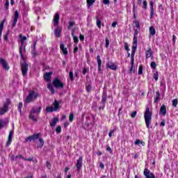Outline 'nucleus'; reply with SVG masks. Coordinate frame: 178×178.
Here are the masks:
<instances>
[{"label":"nucleus","instance_id":"23","mask_svg":"<svg viewBox=\"0 0 178 178\" xmlns=\"http://www.w3.org/2000/svg\"><path fill=\"white\" fill-rule=\"evenodd\" d=\"M3 24H5V19L0 23V42L1 41L2 31H3Z\"/></svg>","mask_w":178,"mask_h":178},{"label":"nucleus","instance_id":"55","mask_svg":"<svg viewBox=\"0 0 178 178\" xmlns=\"http://www.w3.org/2000/svg\"><path fill=\"white\" fill-rule=\"evenodd\" d=\"M134 23L136 24V27H137V29H140V22L135 21Z\"/></svg>","mask_w":178,"mask_h":178},{"label":"nucleus","instance_id":"16","mask_svg":"<svg viewBox=\"0 0 178 178\" xmlns=\"http://www.w3.org/2000/svg\"><path fill=\"white\" fill-rule=\"evenodd\" d=\"M59 19H60V17L59 16V13H56L53 19L54 26H58L59 24Z\"/></svg>","mask_w":178,"mask_h":178},{"label":"nucleus","instance_id":"7","mask_svg":"<svg viewBox=\"0 0 178 178\" xmlns=\"http://www.w3.org/2000/svg\"><path fill=\"white\" fill-rule=\"evenodd\" d=\"M41 109H42L41 106H34L31 108L30 113L34 114V115H38L39 113H41Z\"/></svg>","mask_w":178,"mask_h":178},{"label":"nucleus","instance_id":"59","mask_svg":"<svg viewBox=\"0 0 178 178\" xmlns=\"http://www.w3.org/2000/svg\"><path fill=\"white\" fill-rule=\"evenodd\" d=\"M77 51H79V47L74 44V54H76Z\"/></svg>","mask_w":178,"mask_h":178},{"label":"nucleus","instance_id":"31","mask_svg":"<svg viewBox=\"0 0 178 178\" xmlns=\"http://www.w3.org/2000/svg\"><path fill=\"white\" fill-rule=\"evenodd\" d=\"M53 105L54 106V111H58V109H59V103H58V101L55 100Z\"/></svg>","mask_w":178,"mask_h":178},{"label":"nucleus","instance_id":"61","mask_svg":"<svg viewBox=\"0 0 178 178\" xmlns=\"http://www.w3.org/2000/svg\"><path fill=\"white\" fill-rule=\"evenodd\" d=\"M139 144H141V140H140V139H137L135 141V145H138Z\"/></svg>","mask_w":178,"mask_h":178},{"label":"nucleus","instance_id":"48","mask_svg":"<svg viewBox=\"0 0 178 178\" xmlns=\"http://www.w3.org/2000/svg\"><path fill=\"white\" fill-rule=\"evenodd\" d=\"M61 51H63V55H67V48L65 47L64 49H62Z\"/></svg>","mask_w":178,"mask_h":178},{"label":"nucleus","instance_id":"11","mask_svg":"<svg viewBox=\"0 0 178 178\" xmlns=\"http://www.w3.org/2000/svg\"><path fill=\"white\" fill-rule=\"evenodd\" d=\"M76 170L80 172L81 168H83V156H80L76 161Z\"/></svg>","mask_w":178,"mask_h":178},{"label":"nucleus","instance_id":"9","mask_svg":"<svg viewBox=\"0 0 178 178\" xmlns=\"http://www.w3.org/2000/svg\"><path fill=\"white\" fill-rule=\"evenodd\" d=\"M107 99H108V92H106V90H103L102 101L100 102L101 105H104V106H105Z\"/></svg>","mask_w":178,"mask_h":178},{"label":"nucleus","instance_id":"22","mask_svg":"<svg viewBox=\"0 0 178 178\" xmlns=\"http://www.w3.org/2000/svg\"><path fill=\"white\" fill-rule=\"evenodd\" d=\"M138 35V30L135 29L134 35V41L133 44H138V40H137V36Z\"/></svg>","mask_w":178,"mask_h":178},{"label":"nucleus","instance_id":"38","mask_svg":"<svg viewBox=\"0 0 178 178\" xmlns=\"http://www.w3.org/2000/svg\"><path fill=\"white\" fill-rule=\"evenodd\" d=\"M74 24H76V22H69V25H68V26H67V29L68 30H70L71 29H72V27H73L74 26Z\"/></svg>","mask_w":178,"mask_h":178},{"label":"nucleus","instance_id":"1","mask_svg":"<svg viewBox=\"0 0 178 178\" xmlns=\"http://www.w3.org/2000/svg\"><path fill=\"white\" fill-rule=\"evenodd\" d=\"M54 87H55V88L63 90V88L65 87V85L62 81H60V79L56 77L53 80L52 83L47 84V88L49 90V91L51 92V94H55V88Z\"/></svg>","mask_w":178,"mask_h":178},{"label":"nucleus","instance_id":"41","mask_svg":"<svg viewBox=\"0 0 178 178\" xmlns=\"http://www.w3.org/2000/svg\"><path fill=\"white\" fill-rule=\"evenodd\" d=\"M150 66H151V67H152V69H153L154 70H155V69H156V63H155V62H152L151 63H150Z\"/></svg>","mask_w":178,"mask_h":178},{"label":"nucleus","instance_id":"45","mask_svg":"<svg viewBox=\"0 0 178 178\" xmlns=\"http://www.w3.org/2000/svg\"><path fill=\"white\" fill-rule=\"evenodd\" d=\"M91 88H92V87H91V85H90V84H88L86 86V90L87 92H90Z\"/></svg>","mask_w":178,"mask_h":178},{"label":"nucleus","instance_id":"8","mask_svg":"<svg viewBox=\"0 0 178 178\" xmlns=\"http://www.w3.org/2000/svg\"><path fill=\"white\" fill-rule=\"evenodd\" d=\"M136 51H137V43H133L132 51L131 54V62L132 63V65L134 62V55H136Z\"/></svg>","mask_w":178,"mask_h":178},{"label":"nucleus","instance_id":"46","mask_svg":"<svg viewBox=\"0 0 178 178\" xmlns=\"http://www.w3.org/2000/svg\"><path fill=\"white\" fill-rule=\"evenodd\" d=\"M56 131L58 134H59V133H60V131H62V127L60 126H58L56 128Z\"/></svg>","mask_w":178,"mask_h":178},{"label":"nucleus","instance_id":"27","mask_svg":"<svg viewBox=\"0 0 178 178\" xmlns=\"http://www.w3.org/2000/svg\"><path fill=\"white\" fill-rule=\"evenodd\" d=\"M161 99V94L159 93V91H157L156 92V97L154 98V102L156 103L159 99Z\"/></svg>","mask_w":178,"mask_h":178},{"label":"nucleus","instance_id":"36","mask_svg":"<svg viewBox=\"0 0 178 178\" xmlns=\"http://www.w3.org/2000/svg\"><path fill=\"white\" fill-rule=\"evenodd\" d=\"M9 34H10V30L8 29L7 33L3 35V38L5 40V41H8V36L9 35Z\"/></svg>","mask_w":178,"mask_h":178},{"label":"nucleus","instance_id":"42","mask_svg":"<svg viewBox=\"0 0 178 178\" xmlns=\"http://www.w3.org/2000/svg\"><path fill=\"white\" fill-rule=\"evenodd\" d=\"M69 119H70V122H73V120L74 119V113H70Z\"/></svg>","mask_w":178,"mask_h":178},{"label":"nucleus","instance_id":"14","mask_svg":"<svg viewBox=\"0 0 178 178\" xmlns=\"http://www.w3.org/2000/svg\"><path fill=\"white\" fill-rule=\"evenodd\" d=\"M0 65H2L3 69H5L6 70H9V65H8V63H6V60L5 59L0 58Z\"/></svg>","mask_w":178,"mask_h":178},{"label":"nucleus","instance_id":"24","mask_svg":"<svg viewBox=\"0 0 178 178\" xmlns=\"http://www.w3.org/2000/svg\"><path fill=\"white\" fill-rule=\"evenodd\" d=\"M160 113L162 114L163 116L166 115V106L162 105L160 108Z\"/></svg>","mask_w":178,"mask_h":178},{"label":"nucleus","instance_id":"30","mask_svg":"<svg viewBox=\"0 0 178 178\" xmlns=\"http://www.w3.org/2000/svg\"><path fill=\"white\" fill-rule=\"evenodd\" d=\"M54 111H55V108H54V107L52 106H48L46 108V112H47L48 113H52Z\"/></svg>","mask_w":178,"mask_h":178},{"label":"nucleus","instance_id":"19","mask_svg":"<svg viewBox=\"0 0 178 178\" xmlns=\"http://www.w3.org/2000/svg\"><path fill=\"white\" fill-rule=\"evenodd\" d=\"M150 6V19H152L154 16H155V13H154V1H149Z\"/></svg>","mask_w":178,"mask_h":178},{"label":"nucleus","instance_id":"63","mask_svg":"<svg viewBox=\"0 0 178 178\" xmlns=\"http://www.w3.org/2000/svg\"><path fill=\"white\" fill-rule=\"evenodd\" d=\"M79 39H80V41H84V35H83L82 34H80Z\"/></svg>","mask_w":178,"mask_h":178},{"label":"nucleus","instance_id":"18","mask_svg":"<svg viewBox=\"0 0 178 178\" xmlns=\"http://www.w3.org/2000/svg\"><path fill=\"white\" fill-rule=\"evenodd\" d=\"M12 138H13V131H10L8 135V141L6 143L7 147H9L12 144Z\"/></svg>","mask_w":178,"mask_h":178},{"label":"nucleus","instance_id":"2","mask_svg":"<svg viewBox=\"0 0 178 178\" xmlns=\"http://www.w3.org/2000/svg\"><path fill=\"white\" fill-rule=\"evenodd\" d=\"M38 98V92L34 90H30L28 96L24 100L26 104H30L31 102H34L35 99Z\"/></svg>","mask_w":178,"mask_h":178},{"label":"nucleus","instance_id":"20","mask_svg":"<svg viewBox=\"0 0 178 178\" xmlns=\"http://www.w3.org/2000/svg\"><path fill=\"white\" fill-rule=\"evenodd\" d=\"M8 123H9L8 120L0 119V130H2L5 126H7Z\"/></svg>","mask_w":178,"mask_h":178},{"label":"nucleus","instance_id":"58","mask_svg":"<svg viewBox=\"0 0 178 178\" xmlns=\"http://www.w3.org/2000/svg\"><path fill=\"white\" fill-rule=\"evenodd\" d=\"M176 35H172V44H176Z\"/></svg>","mask_w":178,"mask_h":178},{"label":"nucleus","instance_id":"57","mask_svg":"<svg viewBox=\"0 0 178 178\" xmlns=\"http://www.w3.org/2000/svg\"><path fill=\"white\" fill-rule=\"evenodd\" d=\"M105 47H106V48H108V47H109V40L108 38L106 39Z\"/></svg>","mask_w":178,"mask_h":178},{"label":"nucleus","instance_id":"26","mask_svg":"<svg viewBox=\"0 0 178 178\" xmlns=\"http://www.w3.org/2000/svg\"><path fill=\"white\" fill-rule=\"evenodd\" d=\"M96 19H97V22L96 24L97 26V27L101 29V24L102 23V22L100 20L99 17L98 16L95 17Z\"/></svg>","mask_w":178,"mask_h":178},{"label":"nucleus","instance_id":"62","mask_svg":"<svg viewBox=\"0 0 178 178\" xmlns=\"http://www.w3.org/2000/svg\"><path fill=\"white\" fill-rule=\"evenodd\" d=\"M102 2L104 5H109V0H103Z\"/></svg>","mask_w":178,"mask_h":178},{"label":"nucleus","instance_id":"39","mask_svg":"<svg viewBox=\"0 0 178 178\" xmlns=\"http://www.w3.org/2000/svg\"><path fill=\"white\" fill-rule=\"evenodd\" d=\"M23 47H22V46L19 47V54L21 55V58L24 60H26L24 59V55H23Z\"/></svg>","mask_w":178,"mask_h":178},{"label":"nucleus","instance_id":"43","mask_svg":"<svg viewBox=\"0 0 178 178\" xmlns=\"http://www.w3.org/2000/svg\"><path fill=\"white\" fill-rule=\"evenodd\" d=\"M22 108H23V103L19 102L18 104V111H19V113H22Z\"/></svg>","mask_w":178,"mask_h":178},{"label":"nucleus","instance_id":"12","mask_svg":"<svg viewBox=\"0 0 178 178\" xmlns=\"http://www.w3.org/2000/svg\"><path fill=\"white\" fill-rule=\"evenodd\" d=\"M60 33H62V28L59 26H56L54 29V35L56 38H59L60 37Z\"/></svg>","mask_w":178,"mask_h":178},{"label":"nucleus","instance_id":"49","mask_svg":"<svg viewBox=\"0 0 178 178\" xmlns=\"http://www.w3.org/2000/svg\"><path fill=\"white\" fill-rule=\"evenodd\" d=\"M124 49H126L127 52L130 51V48H129V44H127V42H124Z\"/></svg>","mask_w":178,"mask_h":178},{"label":"nucleus","instance_id":"29","mask_svg":"<svg viewBox=\"0 0 178 178\" xmlns=\"http://www.w3.org/2000/svg\"><path fill=\"white\" fill-rule=\"evenodd\" d=\"M87 5L88 8H90V6H92L94 3H95V0H87Z\"/></svg>","mask_w":178,"mask_h":178},{"label":"nucleus","instance_id":"47","mask_svg":"<svg viewBox=\"0 0 178 178\" xmlns=\"http://www.w3.org/2000/svg\"><path fill=\"white\" fill-rule=\"evenodd\" d=\"M31 54H32V55H33V58H35V56H37V50L36 49H32L31 50Z\"/></svg>","mask_w":178,"mask_h":178},{"label":"nucleus","instance_id":"5","mask_svg":"<svg viewBox=\"0 0 178 178\" xmlns=\"http://www.w3.org/2000/svg\"><path fill=\"white\" fill-rule=\"evenodd\" d=\"M40 136H41V133L34 134L33 135L29 136L26 138L25 141L27 143L29 141H35V140H38Z\"/></svg>","mask_w":178,"mask_h":178},{"label":"nucleus","instance_id":"52","mask_svg":"<svg viewBox=\"0 0 178 178\" xmlns=\"http://www.w3.org/2000/svg\"><path fill=\"white\" fill-rule=\"evenodd\" d=\"M138 74H143V65L139 66Z\"/></svg>","mask_w":178,"mask_h":178},{"label":"nucleus","instance_id":"35","mask_svg":"<svg viewBox=\"0 0 178 178\" xmlns=\"http://www.w3.org/2000/svg\"><path fill=\"white\" fill-rule=\"evenodd\" d=\"M38 140H39V142L40 143V148H42V147H44V139H42V138H38Z\"/></svg>","mask_w":178,"mask_h":178},{"label":"nucleus","instance_id":"53","mask_svg":"<svg viewBox=\"0 0 178 178\" xmlns=\"http://www.w3.org/2000/svg\"><path fill=\"white\" fill-rule=\"evenodd\" d=\"M46 166H47V168L51 170V168L52 165H51V163H49V161H47L46 162Z\"/></svg>","mask_w":178,"mask_h":178},{"label":"nucleus","instance_id":"6","mask_svg":"<svg viewBox=\"0 0 178 178\" xmlns=\"http://www.w3.org/2000/svg\"><path fill=\"white\" fill-rule=\"evenodd\" d=\"M21 69L22 72V76H26L27 74V72L29 71V64L26 62L21 63Z\"/></svg>","mask_w":178,"mask_h":178},{"label":"nucleus","instance_id":"3","mask_svg":"<svg viewBox=\"0 0 178 178\" xmlns=\"http://www.w3.org/2000/svg\"><path fill=\"white\" fill-rule=\"evenodd\" d=\"M145 121L146 127L149 129L151 124V120L152 119V112L149 111V107H147L144 113Z\"/></svg>","mask_w":178,"mask_h":178},{"label":"nucleus","instance_id":"50","mask_svg":"<svg viewBox=\"0 0 178 178\" xmlns=\"http://www.w3.org/2000/svg\"><path fill=\"white\" fill-rule=\"evenodd\" d=\"M73 40L75 44H79V38L77 36H74Z\"/></svg>","mask_w":178,"mask_h":178},{"label":"nucleus","instance_id":"21","mask_svg":"<svg viewBox=\"0 0 178 178\" xmlns=\"http://www.w3.org/2000/svg\"><path fill=\"white\" fill-rule=\"evenodd\" d=\"M97 65H98V70L101 72V66H102V60H101V56L98 55L97 56Z\"/></svg>","mask_w":178,"mask_h":178},{"label":"nucleus","instance_id":"13","mask_svg":"<svg viewBox=\"0 0 178 178\" xmlns=\"http://www.w3.org/2000/svg\"><path fill=\"white\" fill-rule=\"evenodd\" d=\"M18 19H19V11H17V10L15 12L14 19L12 24V29H13L14 27H16V23H17Z\"/></svg>","mask_w":178,"mask_h":178},{"label":"nucleus","instance_id":"34","mask_svg":"<svg viewBox=\"0 0 178 178\" xmlns=\"http://www.w3.org/2000/svg\"><path fill=\"white\" fill-rule=\"evenodd\" d=\"M153 77H154V80H155L156 81H158V79H159V74L158 73L157 71H155V72H154Z\"/></svg>","mask_w":178,"mask_h":178},{"label":"nucleus","instance_id":"54","mask_svg":"<svg viewBox=\"0 0 178 178\" xmlns=\"http://www.w3.org/2000/svg\"><path fill=\"white\" fill-rule=\"evenodd\" d=\"M136 115H137V111H134L131 114V117L132 118V119H134V118H136Z\"/></svg>","mask_w":178,"mask_h":178},{"label":"nucleus","instance_id":"37","mask_svg":"<svg viewBox=\"0 0 178 178\" xmlns=\"http://www.w3.org/2000/svg\"><path fill=\"white\" fill-rule=\"evenodd\" d=\"M29 119H31V120H33V122H37V118H35V115L34 114L30 113L29 115Z\"/></svg>","mask_w":178,"mask_h":178},{"label":"nucleus","instance_id":"4","mask_svg":"<svg viewBox=\"0 0 178 178\" xmlns=\"http://www.w3.org/2000/svg\"><path fill=\"white\" fill-rule=\"evenodd\" d=\"M12 104V102H10V99H6V102L4 103L3 108H1V111L0 112V115H3V113H6L8 111H9V105Z\"/></svg>","mask_w":178,"mask_h":178},{"label":"nucleus","instance_id":"10","mask_svg":"<svg viewBox=\"0 0 178 178\" xmlns=\"http://www.w3.org/2000/svg\"><path fill=\"white\" fill-rule=\"evenodd\" d=\"M145 177L146 178H156L154 173L151 172L148 168H145L143 171Z\"/></svg>","mask_w":178,"mask_h":178},{"label":"nucleus","instance_id":"17","mask_svg":"<svg viewBox=\"0 0 178 178\" xmlns=\"http://www.w3.org/2000/svg\"><path fill=\"white\" fill-rule=\"evenodd\" d=\"M54 72H49L44 74V79L46 81H51V76H52Z\"/></svg>","mask_w":178,"mask_h":178},{"label":"nucleus","instance_id":"64","mask_svg":"<svg viewBox=\"0 0 178 178\" xmlns=\"http://www.w3.org/2000/svg\"><path fill=\"white\" fill-rule=\"evenodd\" d=\"M106 151H108V152H110V154H112V149L111 148V147H107Z\"/></svg>","mask_w":178,"mask_h":178},{"label":"nucleus","instance_id":"32","mask_svg":"<svg viewBox=\"0 0 178 178\" xmlns=\"http://www.w3.org/2000/svg\"><path fill=\"white\" fill-rule=\"evenodd\" d=\"M149 33L151 34V35H155V28H154V26H150L149 27Z\"/></svg>","mask_w":178,"mask_h":178},{"label":"nucleus","instance_id":"28","mask_svg":"<svg viewBox=\"0 0 178 178\" xmlns=\"http://www.w3.org/2000/svg\"><path fill=\"white\" fill-rule=\"evenodd\" d=\"M151 56H152V49H149L146 51V58H151Z\"/></svg>","mask_w":178,"mask_h":178},{"label":"nucleus","instance_id":"40","mask_svg":"<svg viewBox=\"0 0 178 178\" xmlns=\"http://www.w3.org/2000/svg\"><path fill=\"white\" fill-rule=\"evenodd\" d=\"M177 104H178V100L177 99H175L172 100V106H174L175 108L177 107Z\"/></svg>","mask_w":178,"mask_h":178},{"label":"nucleus","instance_id":"33","mask_svg":"<svg viewBox=\"0 0 178 178\" xmlns=\"http://www.w3.org/2000/svg\"><path fill=\"white\" fill-rule=\"evenodd\" d=\"M69 77H70L71 81H74V76L73 75V70H72L70 71Z\"/></svg>","mask_w":178,"mask_h":178},{"label":"nucleus","instance_id":"51","mask_svg":"<svg viewBox=\"0 0 178 178\" xmlns=\"http://www.w3.org/2000/svg\"><path fill=\"white\" fill-rule=\"evenodd\" d=\"M133 67H134V64L132 65L131 61V68L129 69V73H133Z\"/></svg>","mask_w":178,"mask_h":178},{"label":"nucleus","instance_id":"25","mask_svg":"<svg viewBox=\"0 0 178 178\" xmlns=\"http://www.w3.org/2000/svg\"><path fill=\"white\" fill-rule=\"evenodd\" d=\"M59 120V118H53V120H51V122H50V126L51 127H55V126H56V123H58Z\"/></svg>","mask_w":178,"mask_h":178},{"label":"nucleus","instance_id":"60","mask_svg":"<svg viewBox=\"0 0 178 178\" xmlns=\"http://www.w3.org/2000/svg\"><path fill=\"white\" fill-rule=\"evenodd\" d=\"M147 1H143V9H147Z\"/></svg>","mask_w":178,"mask_h":178},{"label":"nucleus","instance_id":"15","mask_svg":"<svg viewBox=\"0 0 178 178\" xmlns=\"http://www.w3.org/2000/svg\"><path fill=\"white\" fill-rule=\"evenodd\" d=\"M106 67L111 70H116L118 69V66H116L114 63L111 61L106 63Z\"/></svg>","mask_w":178,"mask_h":178},{"label":"nucleus","instance_id":"56","mask_svg":"<svg viewBox=\"0 0 178 178\" xmlns=\"http://www.w3.org/2000/svg\"><path fill=\"white\" fill-rule=\"evenodd\" d=\"M26 159V158L23 157L22 155H17L15 156V159Z\"/></svg>","mask_w":178,"mask_h":178},{"label":"nucleus","instance_id":"44","mask_svg":"<svg viewBox=\"0 0 178 178\" xmlns=\"http://www.w3.org/2000/svg\"><path fill=\"white\" fill-rule=\"evenodd\" d=\"M4 8L6 10H8L9 9V0H6V3L4 4Z\"/></svg>","mask_w":178,"mask_h":178}]
</instances>
